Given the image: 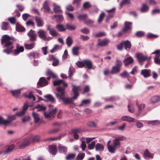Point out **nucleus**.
<instances>
[{
	"label": "nucleus",
	"instance_id": "nucleus-52",
	"mask_svg": "<svg viewBox=\"0 0 160 160\" xmlns=\"http://www.w3.org/2000/svg\"><path fill=\"white\" fill-rule=\"evenodd\" d=\"M16 29L17 31L20 32H22L25 30V28L23 27L19 24L16 25Z\"/></svg>",
	"mask_w": 160,
	"mask_h": 160
},
{
	"label": "nucleus",
	"instance_id": "nucleus-39",
	"mask_svg": "<svg viewBox=\"0 0 160 160\" xmlns=\"http://www.w3.org/2000/svg\"><path fill=\"white\" fill-rule=\"evenodd\" d=\"M56 27L58 31L60 32H63L65 31L66 29V28L64 27L63 26L62 24H58L56 26Z\"/></svg>",
	"mask_w": 160,
	"mask_h": 160
},
{
	"label": "nucleus",
	"instance_id": "nucleus-7",
	"mask_svg": "<svg viewBox=\"0 0 160 160\" xmlns=\"http://www.w3.org/2000/svg\"><path fill=\"white\" fill-rule=\"evenodd\" d=\"M14 148L13 145L12 144L8 146L6 149L0 151V155L1 154H7L12 152V150Z\"/></svg>",
	"mask_w": 160,
	"mask_h": 160
},
{
	"label": "nucleus",
	"instance_id": "nucleus-56",
	"mask_svg": "<svg viewBox=\"0 0 160 160\" xmlns=\"http://www.w3.org/2000/svg\"><path fill=\"white\" fill-rule=\"evenodd\" d=\"M43 7L46 11H49L50 10V8L48 4V2L46 1L45 2L43 5Z\"/></svg>",
	"mask_w": 160,
	"mask_h": 160
},
{
	"label": "nucleus",
	"instance_id": "nucleus-5",
	"mask_svg": "<svg viewBox=\"0 0 160 160\" xmlns=\"http://www.w3.org/2000/svg\"><path fill=\"white\" fill-rule=\"evenodd\" d=\"M37 33L40 38L44 40H48L52 39V38L50 37H47L46 35V32L42 30H39L38 31Z\"/></svg>",
	"mask_w": 160,
	"mask_h": 160
},
{
	"label": "nucleus",
	"instance_id": "nucleus-8",
	"mask_svg": "<svg viewBox=\"0 0 160 160\" xmlns=\"http://www.w3.org/2000/svg\"><path fill=\"white\" fill-rule=\"evenodd\" d=\"M28 35L31 41L33 42L36 41L37 34L35 31L31 29L28 33Z\"/></svg>",
	"mask_w": 160,
	"mask_h": 160
},
{
	"label": "nucleus",
	"instance_id": "nucleus-18",
	"mask_svg": "<svg viewBox=\"0 0 160 160\" xmlns=\"http://www.w3.org/2000/svg\"><path fill=\"white\" fill-rule=\"evenodd\" d=\"M122 120L128 122H133L135 121L134 118H131L129 116H126L121 118Z\"/></svg>",
	"mask_w": 160,
	"mask_h": 160
},
{
	"label": "nucleus",
	"instance_id": "nucleus-6",
	"mask_svg": "<svg viewBox=\"0 0 160 160\" xmlns=\"http://www.w3.org/2000/svg\"><path fill=\"white\" fill-rule=\"evenodd\" d=\"M57 112L56 108L53 110L50 109L47 112H44V115L46 118H48L50 117H54L55 116V114Z\"/></svg>",
	"mask_w": 160,
	"mask_h": 160
},
{
	"label": "nucleus",
	"instance_id": "nucleus-13",
	"mask_svg": "<svg viewBox=\"0 0 160 160\" xmlns=\"http://www.w3.org/2000/svg\"><path fill=\"white\" fill-rule=\"evenodd\" d=\"M28 106H29L27 104H24L22 110L17 113L15 114L16 116L17 115L19 117L23 116L25 113L27 109Z\"/></svg>",
	"mask_w": 160,
	"mask_h": 160
},
{
	"label": "nucleus",
	"instance_id": "nucleus-36",
	"mask_svg": "<svg viewBox=\"0 0 160 160\" xmlns=\"http://www.w3.org/2000/svg\"><path fill=\"white\" fill-rule=\"evenodd\" d=\"M73 42V40L70 36H68L66 39V43L68 47H70L72 45Z\"/></svg>",
	"mask_w": 160,
	"mask_h": 160
},
{
	"label": "nucleus",
	"instance_id": "nucleus-22",
	"mask_svg": "<svg viewBox=\"0 0 160 160\" xmlns=\"http://www.w3.org/2000/svg\"><path fill=\"white\" fill-rule=\"evenodd\" d=\"M35 19L38 27H41L43 25V21L40 17H35Z\"/></svg>",
	"mask_w": 160,
	"mask_h": 160
},
{
	"label": "nucleus",
	"instance_id": "nucleus-37",
	"mask_svg": "<svg viewBox=\"0 0 160 160\" xmlns=\"http://www.w3.org/2000/svg\"><path fill=\"white\" fill-rule=\"evenodd\" d=\"M32 116L34 118V122H38L40 120L39 115L38 114L34 112H32Z\"/></svg>",
	"mask_w": 160,
	"mask_h": 160
},
{
	"label": "nucleus",
	"instance_id": "nucleus-38",
	"mask_svg": "<svg viewBox=\"0 0 160 160\" xmlns=\"http://www.w3.org/2000/svg\"><path fill=\"white\" fill-rule=\"evenodd\" d=\"M35 108L38 109V111H40L45 110L46 108V107L42 104H38L35 107Z\"/></svg>",
	"mask_w": 160,
	"mask_h": 160
},
{
	"label": "nucleus",
	"instance_id": "nucleus-49",
	"mask_svg": "<svg viewBox=\"0 0 160 160\" xmlns=\"http://www.w3.org/2000/svg\"><path fill=\"white\" fill-rule=\"evenodd\" d=\"M34 44L33 43L30 44L26 43L25 45V47L26 49L30 50L34 47Z\"/></svg>",
	"mask_w": 160,
	"mask_h": 160
},
{
	"label": "nucleus",
	"instance_id": "nucleus-44",
	"mask_svg": "<svg viewBox=\"0 0 160 160\" xmlns=\"http://www.w3.org/2000/svg\"><path fill=\"white\" fill-rule=\"evenodd\" d=\"M136 105L138 107V108L140 112L142 111L145 107V104H139L138 102H136Z\"/></svg>",
	"mask_w": 160,
	"mask_h": 160
},
{
	"label": "nucleus",
	"instance_id": "nucleus-26",
	"mask_svg": "<svg viewBox=\"0 0 160 160\" xmlns=\"http://www.w3.org/2000/svg\"><path fill=\"white\" fill-rule=\"evenodd\" d=\"M133 62V59L131 57H129L126 58L123 61V63L125 66L132 63Z\"/></svg>",
	"mask_w": 160,
	"mask_h": 160
},
{
	"label": "nucleus",
	"instance_id": "nucleus-59",
	"mask_svg": "<svg viewBox=\"0 0 160 160\" xmlns=\"http://www.w3.org/2000/svg\"><path fill=\"white\" fill-rule=\"evenodd\" d=\"M77 66L79 68H82L84 67L83 60L82 61H78L76 63Z\"/></svg>",
	"mask_w": 160,
	"mask_h": 160
},
{
	"label": "nucleus",
	"instance_id": "nucleus-43",
	"mask_svg": "<svg viewBox=\"0 0 160 160\" xmlns=\"http://www.w3.org/2000/svg\"><path fill=\"white\" fill-rule=\"evenodd\" d=\"M106 35L104 32H99L96 33H93V35L97 37H101L105 36Z\"/></svg>",
	"mask_w": 160,
	"mask_h": 160
},
{
	"label": "nucleus",
	"instance_id": "nucleus-41",
	"mask_svg": "<svg viewBox=\"0 0 160 160\" xmlns=\"http://www.w3.org/2000/svg\"><path fill=\"white\" fill-rule=\"evenodd\" d=\"M160 99V97L154 96L151 99V101L152 103H155L158 102Z\"/></svg>",
	"mask_w": 160,
	"mask_h": 160
},
{
	"label": "nucleus",
	"instance_id": "nucleus-51",
	"mask_svg": "<svg viewBox=\"0 0 160 160\" xmlns=\"http://www.w3.org/2000/svg\"><path fill=\"white\" fill-rule=\"evenodd\" d=\"M128 109L129 112H133L135 111L134 106L132 104H130L128 106Z\"/></svg>",
	"mask_w": 160,
	"mask_h": 160
},
{
	"label": "nucleus",
	"instance_id": "nucleus-47",
	"mask_svg": "<svg viewBox=\"0 0 160 160\" xmlns=\"http://www.w3.org/2000/svg\"><path fill=\"white\" fill-rule=\"evenodd\" d=\"M53 17L54 18H56L57 21L58 22H62L63 19V17L62 15H54Z\"/></svg>",
	"mask_w": 160,
	"mask_h": 160
},
{
	"label": "nucleus",
	"instance_id": "nucleus-17",
	"mask_svg": "<svg viewBox=\"0 0 160 160\" xmlns=\"http://www.w3.org/2000/svg\"><path fill=\"white\" fill-rule=\"evenodd\" d=\"M150 71V70L142 69L141 71V74L145 78H148L151 76Z\"/></svg>",
	"mask_w": 160,
	"mask_h": 160
},
{
	"label": "nucleus",
	"instance_id": "nucleus-60",
	"mask_svg": "<svg viewBox=\"0 0 160 160\" xmlns=\"http://www.w3.org/2000/svg\"><path fill=\"white\" fill-rule=\"evenodd\" d=\"M63 80H55L53 81V83L54 86L59 85L63 82Z\"/></svg>",
	"mask_w": 160,
	"mask_h": 160
},
{
	"label": "nucleus",
	"instance_id": "nucleus-4",
	"mask_svg": "<svg viewBox=\"0 0 160 160\" xmlns=\"http://www.w3.org/2000/svg\"><path fill=\"white\" fill-rule=\"evenodd\" d=\"M137 58L139 62L141 65H142V62L145 61L146 59H147L148 61H149L151 59L150 57L147 58L146 56H144L142 53L138 54L137 55Z\"/></svg>",
	"mask_w": 160,
	"mask_h": 160
},
{
	"label": "nucleus",
	"instance_id": "nucleus-9",
	"mask_svg": "<svg viewBox=\"0 0 160 160\" xmlns=\"http://www.w3.org/2000/svg\"><path fill=\"white\" fill-rule=\"evenodd\" d=\"M72 90L74 93V99H77L79 96L78 92V91L81 90V89L79 87L76 86L74 85H72Z\"/></svg>",
	"mask_w": 160,
	"mask_h": 160
},
{
	"label": "nucleus",
	"instance_id": "nucleus-28",
	"mask_svg": "<svg viewBox=\"0 0 160 160\" xmlns=\"http://www.w3.org/2000/svg\"><path fill=\"white\" fill-rule=\"evenodd\" d=\"M16 115L9 116L7 119H6L7 125H9L15 119Z\"/></svg>",
	"mask_w": 160,
	"mask_h": 160
},
{
	"label": "nucleus",
	"instance_id": "nucleus-16",
	"mask_svg": "<svg viewBox=\"0 0 160 160\" xmlns=\"http://www.w3.org/2000/svg\"><path fill=\"white\" fill-rule=\"evenodd\" d=\"M132 22L126 21L125 22V27L122 32H126L128 30L131 29V26Z\"/></svg>",
	"mask_w": 160,
	"mask_h": 160
},
{
	"label": "nucleus",
	"instance_id": "nucleus-40",
	"mask_svg": "<svg viewBox=\"0 0 160 160\" xmlns=\"http://www.w3.org/2000/svg\"><path fill=\"white\" fill-rule=\"evenodd\" d=\"M125 48L126 50L128 49H130L131 47V44L130 42L128 40L123 42Z\"/></svg>",
	"mask_w": 160,
	"mask_h": 160
},
{
	"label": "nucleus",
	"instance_id": "nucleus-29",
	"mask_svg": "<svg viewBox=\"0 0 160 160\" xmlns=\"http://www.w3.org/2000/svg\"><path fill=\"white\" fill-rule=\"evenodd\" d=\"M48 101L51 102L52 103H54L55 102V98L51 94H48L44 96Z\"/></svg>",
	"mask_w": 160,
	"mask_h": 160
},
{
	"label": "nucleus",
	"instance_id": "nucleus-33",
	"mask_svg": "<svg viewBox=\"0 0 160 160\" xmlns=\"http://www.w3.org/2000/svg\"><path fill=\"white\" fill-rule=\"evenodd\" d=\"M147 123L152 126L158 125L159 124L160 122L157 120L148 121Z\"/></svg>",
	"mask_w": 160,
	"mask_h": 160
},
{
	"label": "nucleus",
	"instance_id": "nucleus-45",
	"mask_svg": "<svg viewBox=\"0 0 160 160\" xmlns=\"http://www.w3.org/2000/svg\"><path fill=\"white\" fill-rule=\"evenodd\" d=\"M24 96L26 98H28L30 99L32 98L33 101H35V98L32 94V92H29L28 95L26 94L25 93L24 94Z\"/></svg>",
	"mask_w": 160,
	"mask_h": 160
},
{
	"label": "nucleus",
	"instance_id": "nucleus-55",
	"mask_svg": "<svg viewBox=\"0 0 160 160\" xmlns=\"http://www.w3.org/2000/svg\"><path fill=\"white\" fill-rule=\"evenodd\" d=\"M76 154L75 153H70L66 156V158L67 160L72 159L74 158Z\"/></svg>",
	"mask_w": 160,
	"mask_h": 160
},
{
	"label": "nucleus",
	"instance_id": "nucleus-61",
	"mask_svg": "<svg viewBox=\"0 0 160 160\" xmlns=\"http://www.w3.org/2000/svg\"><path fill=\"white\" fill-rule=\"evenodd\" d=\"M12 93L13 94V95L15 97H18V95L20 93V90H17L14 91H11Z\"/></svg>",
	"mask_w": 160,
	"mask_h": 160
},
{
	"label": "nucleus",
	"instance_id": "nucleus-23",
	"mask_svg": "<svg viewBox=\"0 0 160 160\" xmlns=\"http://www.w3.org/2000/svg\"><path fill=\"white\" fill-rule=\"evenodd\" d=\"M53 10L54 12L56 13H62V11L61 9L60 6L55 3H53Z\"/></svg>",
	"mask_w": 160,
	"mask_h": 160
},
{
	"label": "nucleus",
	"instance_id": "nucleus-57",
	"mask_svg": "<svg viewBox=\"0 0 160 160\" xmlns=\"http://www.w3.org/2000/svg\"><path fill=\"white\" fill-rule=\"evenodd\" d=\"M130 0H122V1L120 3V6L121 8L122 5L124 4H129L130 3Z\"/></svg>",
	"mask_w": 160,
	"mask_h": 160
},
{
	"label": "nucleus",
	"instance_id": "nucleus-14",
	"mask_svg": "<svg viewBox=\"0 0 160 160\" xmlns=\"http://www.w3.org/2000/svg\"><path fill=\"white\" fill-rule=\"evenodd\" d=\"M49 151L53 155H56L57 152L56 146L54 145H51L49 146Z\"/></svg>",
	"mask_w": 160,
	"mask_h": 160
},
{
	"label": "nucleus",
	"instance_id": "nucleus-20",
	"mask_svg": "<svg viewBox=\"0 0 160 160\" xmlns=\"http://www.w3.org/2000/svg\"><path fill=\"white\" fill-rule=\"evenodd\" d=\"M121 68L114 66L112 67L110 73L112 74H116L119 73L120 71Z\"/></svg>",
	"mask_w": 160,
	"mask_h": 160
},
{
	"label": "nucleus",
	"instance_id": "nucleus-50",
	"mask_svg": "<svg viewBox=\"0 0 160 160\" xmlns=\"http://www.w3.org/2000/svg\"><path fill=\"white\" fill-rule=\"evenodd\" d=\"M120 76L122 78H128L129 77V74L126 71H124L122 73H120Z\"/></svg>",
	"mask_w": 160,
	"mask_h": 160
},
{
	"label": "nucleus",
	"instance_id": "nucleus-19",
	"mask_svg": "<svg viewBox=\"0 0 160 160\" xmlns=\"http://www.w3.org/2000/svg\"><path fill=\"white\" fill-rule=\"evenodd\" d=\"M56 90L58 91L60 97H62L64 96L65 88L64 87H59L56 88Z\"/></svg>",
	"mask_w": 160,
	"mask_h": 160
},
{
	"label": "nucleus",
	"instance_id": "nucleus-54",
	"mask_svg": "<svg viewBox=\"0 0 160 160\" xmlns=\"http://www.w3.org/2000/svg\"><path fill=\"white\" fill-rule=\"evenodd\" d=\"M47 74L48 76H51L53 78H56L57 77V76L55 74V73L50 70H48V71L47 72Z\"/></svg>",
	"mask_w": 160,
	"mask_h": 160
},
{
	"label": "nucleus",
	"instance_id": "nucleus-3",
	"mask_svg": "<svg viewBox=\"0 0 160 160\" xmlns=\"http://www.w3.org/2000/svg\"><path fill=\"white\" fill-rule=\"evenodd\" d=\"M54 93L55 94L56 97L59 99L62 100L63 103L65 104L72 103L74 102V100L76 99H74V97L72 98H69L64 97V96L60 97L58 93L54 92Z\"/></svg>",
	"mask_w": 160,
	"mask_h": 160
},
{
	"label": "nucleus",
	"instance_id": "nucleus-62",
	"mask_svg": "<svg viewBox=\"0 0 160 160\" xmlns=\"http://www.w3.org/2000/svg\"><path fill=\"white\" fill-rule=\"evenodd\" d=\"M80 31L82 33L85 34H88L90 32L89 30L86 28L81 29Z\"/></svg>",
	"mask_w": 160,
	"mask_h": 160
},
{
	"label": "nucleus",
	"instance_id": "nucleus-1",
	"mask_svg": "<svg viewBox=\"0 0 160 160\" xmlns=\"http://www.w3.org/2000/svg\"><path fill=\"white\" fill-rule=\"evenodd\" d=\"M1 41V44H3L4 43V46L6 48V49L3 50V52L8 55L10 54L12 52H13L14 54L18 55L20 52H22L24 51V49L23 47H19V45L17 44L16 48L12 51V50L14 48L13 45L14 40L12 38L7 35L2 36Z\"/></svg>",
	"mask_w": 160,
	"mask_h": 160
},
{
	"label": "nucleus",
	"instance_id": "nucleus-30",
	"mask_svg": "<svg viewBox=\"0 0 160 160\" xmlns=\"http://www.w3.org/2000/svg\"><path fill=\"white\" fill-rule=\"evenodd\" d=\"M59 152L60 153H64L67 152V148L66 147L62 146L61 145L58 146Z\"/></svg>",
	"mask_w": 160,
	"mask_h": 160
},
{
	"label": "nucleus",
	"instance_id": "nucleus-2",
	"mask_svg": "<svg viewBox=\"0 0 160 160\" xmlns=\"http://www.w3.org/2000/svg\"><path fill=\"white\" fill-rule=\"evenodd\" d=\"M31 138V136H29L19 140L17 142L16 146L20 148H22L28 146L30 143Z\"/></svg>",
	"mask_w": 160,
	"mask_h": 160
},
{
	"label": "nucleus",
	"instance_id": "nucleus-15",
	"mask_svg": "<svg viewBox=\"0 0 160 160\" xmlns=\"http://www.w3.org/2000/svg\"><path fill=\"white\" fill-rule=\"evenodd\" d=\"M48 81L44 77L41 78L38 83V85L42 87L48 84Z\"/></svg>",
	"mask_w": 160,
	"mask_h": 160
},
{
	"label": "nucleus",
	"instance_id": "nucleus-48",
	"mask_svg": "<svg viewBox=\"0 0 160 160\" xmlns=\"http://www.w3.org/2000/svg\"><path fill=\"white\" fill-rule=\"evenodd\" d=\"M91 102V100L90 99H85L82 100L81 104H79L78 106L81 107L85 104H87L90 103Z\"/></svg>",
	"mask_w": 160,
	"mask_h": 160
},
{
	"label": "nucleus",
	"instance_id": "nucleus-63",
	"mask_svg": "<svg viewBox=\"0 0 160 160\" xmlns=\"http://www.w3.org/2000/svg\"><path fill=\"white\" fill-rule=\"evenodd\" d=\"M87 124L88 126L90 127H96L97 126V123L93 121H89Z\"/></svg>",
	"mask_w": 160,
	"mask_h": 160
},
{
	"label": "nucleus",
	"instance_id": "nucleus-32",
	"mask_svg": "<svg viewBox=\"0 0 160 160\" xmlns=\"http://www.w3.org/2000/svg\"><path fill=\"white\" fill-rule=\"evenodd\" d=\"M30 58H38L39 54L37 52H32L27 54Z\"/></svg>",
	"mask_w": 160,
	"mask_h": 160
},
{
	"label": "nucleus",
	"instance_id": "nucleus-11",
	"mask_svg": "<svg viewBox=\"0 0 160 160\" xmlns=\"http://www.w3.org/2000/svg\"><path fill=\"white\" fill-rule=\"evenodd\" d=\"M83 62L84 64V67L86 66L89 69H91L92 68L93 64L91 60L89 59L83 60Z\"/></svg>",
	"mask_w": 160,
	"mask_h": 160
},
{
	"label": "nucleus",
	"instance_id": "nucleus-58",
	"mask_svg": "<svg viewBox=\"0 0 160 160\" xmlns=\"http://www.w3.org/2000/svg\"><path fill=\"white\" fill-rule=\"evenodd\" d=\"M85 154L82 152L78 154L77 156V159L78 160H82L85 157Z\"/></svg>",
	"mask_w": 160,
	"mask_h": 160
},
{
	"label": "nucleus",
	"instance_id": "nucleus-12",
	"mask_svg": "<svg viewBox=\"0 0 160 160\" xmlns=\"http://www.w3.org/2000/svg\"><path fill=\"white\" fill-rule=\"evenodd\" d=\"M153 156V154L151 153L148 149H146L144 151L143 154V157L145 159H147V158H152Z\"/></svg>",
	"mask_w": 160,
	"mask_h": 160
},
{
	"label": "nucleus",
	"instance_id": "nucleus-31",
	"mask_svg": "<svg viewBox=\"0 0 160 160\" xmlns=\"http://www.w3.org/2000/svg\"><path fill=\"white\" fill-rule=\"evenodd\" d=\"M104 146L102 144L99 143H97L95 149L96 151H102L104 150Z\"/></svg>",
	"mask_w": 160,
	"mask_h": 160
},
{
	"label": "nucleus",
	"instance_id": "nucleus-42",
	"mask_svg": "<svg viewBox=\"0 0 160 160\" xmlns=\"http://www.w3.org/2000/svg\"><path fill=\"white\" fill-rule=\"evenodd\" d=\"M9 28V24L5 22H3L2 23L1 28L2 30H6Z\"/></svg>",
	"mask_w": 160,
	"mask_h": 160
},
{
	"label": "nucleus",
	"instance_id": "nucleus-53",
	"mask_svg": "<svg viewBox=\"0 0 160 160\" xmlns=\"http://www.w3.org/2000/svg\"><path fill=\"white\" fill-rule=\"evenodd\" d=\"M66 29H69L70 30H73L76 29V27L74 25L67 24L66 25Z\"/></svg>",
	"mask_w": 160,
	"mask_h": 160
},
{
	"label": "nucleus",
	"instance_id": "nucleus-46",
	"mask_svg": "<svg viewBox=\"0 0 160 160\" xmlns=\"http://www.w3.org/2000/svg\"><path fill=\"white\" fill-rule=\"evenodd\" d=\"M113 145L115 146L116 148L119 147L120 146V143L119 141L117 140L116 139L113 140Z\"/></svg>",
	"mask_w": 160,
	"mask_h": 160
},
{
	"label": "nucleus",
	"instance_id": "nucleus-27",
	"mask_svg": "<svg viewBox=\"0 0 160 160\" xmlns=\"http://www.w3.org/2000/svg\"><path fill=\"white\" fill-rule=\"evenodd\" d=\"M88 17V15L87 14H79L77 16V18L79 21H83L84 22L86 20Z\"/></svg>",
	"mask_w": 160,
	"mask_h": 160
},
{
	"label": "nucleus",
	"instance_id": "nucleus-21",
	"mask_svg": "<svg viewBox=\"0 0 160 160\" xmlns=\"http://www.w3.org/2000/svg\"><path fill=\"white\" fill-rule=\"evenodd\" d=\"M49 60L52 61V65L53 66H57L59 63V60L53 55H51L49 57Z\"/></svg>",
	"mask_w": 160,
	"mask_h": 160
},
{
	"label": "nucleus",
	"instance_id": "nucleus-25",
	"mask_svg": "<svg viewBox=\"0 0 160 160\" xmlns=\"http://www.w3.org/2000/svg\"><path fill=\"white\" fill-rule=\"evenodd\" d=\"M149 7L148 5L143 3L141 7L140 11L142 12H146L149 11Z\"/></svg>",
	"mask_w": 160,
	"mask_h": 160
},
{
	"label": "nucleus",
	"instance_id": "nucleus-34",
	"mask_svg": "<svg viewBox=\"0 0 160 160\" xmlns=\"http://www.w3.org/2000/svg\"><path fill=\"white\" fill-rule=\"evenodd\" d=\"M80 48V47H75L72 49V52L73 54L75 56H78V50Z\"/></svg>",
	"mask_w": 160,
	"mask_h": 160
},
{
	"label": "nucleus",
	"instance_id": "nucleus-64",
	"mask_svg": "<svg viewBox=\"0 0 160 160\" xmlns=\"http://www.w3.org/2000/svg\"><path fill=\"white\" fill-rule=\"evenodd\" d=\"M8 19L12 24H15L16 23V18L15 17L9 18Z\"/></svg>",
	"mask_w": 160,
	"mask_h": 160
},
{
	"label": "nucleus",
	"instance_id": "nucleus-35",
	"mask_svg": "<svg viewBox=\"0 0 160 160\" xmlns=\"http://www.w3.org/2000/svg\"><path fill=\"white\" fill-rule=\"evenodd\" d=\"M107 147L109 152L111 153H114L115 152L117 148L113 145H108Z\"/></svg>",
	"mask_w": 160,
	"mask_h": 160
},
{
	"label": "nucleus",
	"instance_id": "nucleus-10",
	"mask_svg": "<svg viewBox=\"0 0 160 160\" xmlns=\"http://www.w3.org/2000/svg\"><path fill=\"white\" fill-rule=\"evenodd\" d=\"M109 42V40L107 38H104L102 40L98 39V45L101 47H104L108 45Z\"/></svg>",
	"mask_w": 160,
	"mask_h": 160
},
{
	"label": "nucleus",
	"instance_id": "nucleus-24",
	"mask_svg": "<svg viewBox=\"0 0 160 160\" xmlns=\"http://www.w3.org/2000/svg\"><path fill=\"white\" fill-rule=\"evenodd\" d=\"M72 132L74 134V138L77 139L79 138V134L81 132V130L78 129H74L72 130Z\"/></svg>",
	"mask_w": 160,
	"mask_h": 160
}]
</instances>
